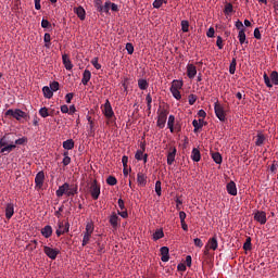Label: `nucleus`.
Listing matches in <instances>:
<instances>
[{"mask_svg":"<svg viewBox=\"0 0 278 278\" xmlns=\"http://www.w3.org/2000/svg\"><path fill=\"white\" fill-rule=\"evenodd\" d=\"M4 116H11L12 118H15V121H21L22 118H24V121H29V114L21 109H9L4 113Z\"/></svg>","mask_w":278,"mask_h":278,"instance_id":"obj_1","label":"nucleus"},{"mask_svg":"<svg viewBox=\"0 0 278 278\" xmlns=\"http://www.w3.org/2000/svg\"><path fill=\"white\" fill-rule=\"evenodd\" d=\"M138 87L140 88V90H147V88H149V83L147 81V79L140 78L138 80Z\"/></svg>","mask_w":278,"mask_h":278,"instance_id":"obj_34","label":"nucleus"},{"mask_svg":"<svg viewBox=\"0 0 278 278\" xmlns=\"http://www.w3.org/2000/svg\"><path fill=\"white\" fill-rule=\"evenodd\" d=\"M194 247H198V249H203V241L200 238L193 239Z\"/></svg>","mask_w":278,"mask_h":278,"instance_id":"obj_57","label":"nucleus"},{"mask_svg":"<svg viewBox=\"0 0 278 278\" xmlns=\"http://www.w3.org/2000/svg\"><path fill=\"white\" fill-rule=\"evenodd\" d=\"M231 12H233V4L227 3L224 9V14H226V16H229Z\"/></svg>","mask_w":278,"mask_h":278,"instance_id":"obj_43","label":"nucleus"},{"mask_svg":"<svg viewBox=\"0 0 278 278\" xmlns=\"http://www.w3.org/2000/svg\"><path fill=\"white\" fill-rule=\"evenodd\" d=\"M14 216V203H8L5 205V218L10 220Z\"/></svg>","mask_w":278,"mask_h":278,"instance_id":"obj_13","label":"nucleus"},{"mask_svg":"<svg viewBox=\"0 0 278 278\" xmlns=\"http://www.w3.org/2000/svg\"><path fill=\"white\" fill-rule=\"evenodd\" d=\"M167 127L172 134L175 131V115H169L168 122H167Z\"/></svg>","mask_w":278,"mask_h":278,"instance_id":"obj_28","label":"nucleus"},{"mask_svg":"<svg viewBox=\"0 0 278 278\" xmlns=\"http://www.w3.org/2000/svg\"><path fill=\"white\" fill-rule=\"evenodd\" d=\"M190 29V23L186 20L181 21V30L188 33Z\"/></svg>","mask_w":278,"mask_h":278,"instance_id":"obj_46","label":"nucleus"},{"mask_svg":"<svg viewBox=\"0 0 278 278\" xmlns=\"http://www.w3.org/2000/svg\"><path fill=\"white\" fill-rule=\"evenodd\" d=\"M254 220H256L257 223H260L261 225H266V212L264 211H257L254 214Z\"/></svg>","mask_w":278,"mask_h":278,"instance_id":"obj_7","label":"nucleus"},{"mask_svg":"<svg viewBox=\"0 0 278 278\" xmlns=\"http://www.w3.org/2000/svg\"><path fill=\"white\" fill-rule=\"evenodd\" d=\"M73 97H75L74 93H67V94L65 96V101H66V103H71V101H73Z\"/></svg>","mask_w":278,"mask_h":278,"instance_id":"obj_63","label":"nucleus"},{"mask_svg":"<svg viewBox=\"0 0 278 278\" xmlns=\"http://www.w3.org/2000/svg\"><path fill=\"white\" fill-rule=\"evenodd\" d=\"M192 125L194 127L193 131L194 134H197L199 129L203 128V119H199V121L193 119Z\"/></svg>","mask_w":278,"mask_h":278,"instance_id":"obj_31","label":"nucleus"},{"mask_svg":"<svg viewBox=\"0 0 278 278\" xmlns=\"http://www.w3.org/2000/svg\"><path fill=\"white\" fill-rule=\"evenodd\" d=\"M43 253L49 257V260H58V255H60L59 249H53L49 245H43Z\"/></svg>","mask_w":278,"mask_h":278,"instance_id":"obj_6","label":"nucleus"},{"mask_svg":"<svg viewBox=\"0 0 278 278\" xmlns=\"http://www.w3.org/2000/svg\"><path fill=\"white\" fill-rule=\"evenodd\" d=\"M252 247H251V237H248L244 244H243V250L244 251H251Z\"/></svg>","mask_w":278,"mask_h":278,"instance_id":"obj_50","label":"nucleus"},{"mask_svg":"<svg viewBox=\"0 0 278 278\" xmlns=\"http://www.w3.org/2000/svg\"><path fill=\"white\" fill-rule=\"evenodd\" d=\"M216 45H217L218 49H223V47H224L223 37H220V36L217 37Z\"/></svg>","mask_w":278,"mask_h":278,"instance_id":"obj_62","label":"nucleus"},{"mask_svg":"<svg viewBox=\"0 0 278 278\" xmlns=\"http://www.w3.org/2000/svg\"><path fill=\"white\" fill-rule=\"evenodd\" d=\"M170 88H174V90H181V88H184V81L173 80Z\"/></svg>","mask_w":278,"mask_h":278,"instance_id":"obj_32","label":"nucleus"},{"mask_svg":"<svg viewBox=\"0 0 278 278\" xmlns=\"http://www.w3.org/2000/svg\"><path fill=\"white\" fill-rule=\"evenodd\" d=\"M41 27L43 28V29H49V28H51V22L49 21V20H42L41 21Z\"/></svg>","mask_w":278,"mask_h":278,"instance_id":"obj_52","label":"nucleus"},{"mask_svg":"<svg viewBox=\"0 0 278 278\" xmlns=\"http://www.w3.org/2000/svg\"><path fill=\"white\" fill-rule=\"evenodd\" d=\"M74 14H76L81 21H86V10L84 9V7L80 5L74 8Z\"/></svg>","mask_w":278,"mask_h":278,"instance_id":"obj_15","label":"nucleus"},{"mask_svg":"<svg viewBox=\"0 0 278 278\" xmlns=\"http://www.w3.org/2000/svg\"><path fill=\"white\" fill-rule=\"evenodd\" d=\"M226 190L231 197H236L238 194V188L236 187V182L233 180L227 184Z\"/></svg>","mask_w":278,"mask_h":278,"instance_id":"obj_12","label":"nucleus"},{"mask_svg":"<svg viewBox=\"0 0 278 278\" xmlns=\"http://www.w3.org/2000/svg\"><path fill=\"white\" fill-rule=\"evenodd\" d=\"M118 216H122V218H127L129 214L127 213V208L121 211H117Z\"/></svg>","mask_w":278,"mask_h":278,"instance_id":"obj_59","label":"nucleus"},{"mask_svg":"<svg viewBox=\"0 0 278 278\" xmlns=\"http://www.w3.org/2000/svg\"><path fill=\"white\" fill-rule=\"evenodd\" d=\"M62 60L66 71H73V63L71 62L68 54H63Z\"/></svg>","mask_w":278,"mask_h":278,"instance_id":"obj_19","label":"nucleus"},{"mask_svg":"<svg viewBox=\"0 0 278 278\" xmlns=\"http://www.w3.org/2000/svg\"><path fill=\"white\" fill-rule=\"evenodd\" d=\"M177 155V148L170 147L168 154H167V164L168 166H173V163L175 162V156Z\"/></svg>","mask_w":278,"mask_h":278,"instance_id":"obj_9","label":"nucleus"},{"mask_svg":"<svg viewBox=\"0 0 278 278\" xmlns=\"http://www.w3.org/2000/svg\"><path fill=\"white\" fill-rule=\"evenodd\" d=\"M214 110H215V115L217 116V118L222 123H225V121H227V116L225 115V109L223 108V105H220V103H218V102H215Z\"/></svg>","mask_w":278,"mask_h":278,"instance_id":"obj_5","label":"nucleus"},{"mask_svg":"<svg viewBox=\"0 0 278 278\" xmlns=\"http://www.w3.org/2000/svg\"><path fill=\"white\" fill-rule=\"evenodd\" d=\"M42 92H43V97L46 99H52L53 98V91L51 90V88L49 86H45L42 88Z\"/></svg>","mask_w":278,"mask_h":278,"instance_id":"obj_26","label":"nucleus"},{"mask_svg":"<svg viewBox=\"0 0 278 278\" xmlns=\"http://www.w3.org/2000/svg\"><path fill=\"white\" fill-rule=\"evenodd\" d=\"M90 238H92V235L88 233V232H84V238H83V247H86V244H88V242H90Z\"/></svg>","mask_w":278,"mask_h":278,"instance_id":"obj_45","label":"nucleus"},{"mask_svg":"<svg viewBox=\"0 0 278 278\" xmlns=\"http://www.w3.org/2000/svg\"><path fill=\"white\" fill-rule=\"evenodd\" d=\"M137 182L139 184V186L144 188V186H147V176L143 173H138Z\"/></svg>","mask_w":278,"mask_h":278,"instance_id":"obj_21","label":"nucleus"},{"mask_svg":"<svg viewBox=\"0 0 278 278\" xmlns=\"http://www.w3.org/2000/svg\"><path fill=\"white\" fill-rule=\"evenodd\" d=\"M265 141H266V137L262 134H258L256 136L255 144H256V147H262V144H264Z\"/></svg>","mask_w":278,"mask_h":278,"instance_id":"obj_33","label":"nucleus"},{"mask_svg":"<svg viewBox=\"0 0 278 278\" xmlns=\"http://www.w3.org/2000/svg\"><path fill=\"white\" fill-rule=\"evenodd\" d=\"M270 79H271V84H274V86H278V73L277 71H273L270 73Z\"/></svg>","mask_w":278,"mask_h":278,"instance_id":"obj_38","label":"nucleus"},{"mask_svg":"<svg viewBox=\"0 0 278 278\" xmlns=\"http://www.w3.org/2000/svg\"><path fill=\"white\" fill-rule=\"evenodd\" d=\"M169 90H170L174 99H176L177 101H180L181 92L179 91V89L170 88Z\"/></svg>","mask_w":278,"mask_h":278,"instance_id":"obj_36","label":"nucleus"},{"mask_svg":"<svg viewBox=\"0 0 278 278\" xmlns=\"http://www.w3.org/2000/svg\"><path fill=\"white\" fill-rule=\"evenodd\" d=\"M102 114H104L105 118L111 121V118H114V110H112V104L110 103V100H105V103L101 106Z\"/></svg>","mask_w":278,"mask_h":278,"instance_id":"obj_4","label":"nucleus"},{"mask_svg":"<svg viewBox=\"0 0 278 278\" xmlns=\"http://www.w3.org/2000/svg\"><path fill=\"white\" fill-rule=\"evenodd\" d=\"M62 164L64 166H68V164H71V156H64Z\"/></svg>","mask_w":278,"mask_h":278,"instance_id":"obj_64","label":"nucleus"},{"mask_svg":"<svg viewBox=\"0 0 278 278\" xmlns=\"http://www.w3.org/2000/svg\"><path fill=\"white\" fill-rule=\"evenodd\" d=\"M235 27H236L237 29H239V31H242V29H247V28H244V24H242V22H241L240 20H238V21L236 22Z\"/></svg>","mask_w":278,"mask_h":278,"instance_id":"obj_58","label":"nucleus"},{"mask_svg":"<svg viewBox=\"0 0 278 278\" xmlns=\"http://www.w3.org/2000/svg\"><path fill=\"white\" fill-rule=\"evenodd\" d=\"M25 142H27V138L23 137V138H20V139H16L14 144H25Z\"/></svg>","mask_w":278,"mask_h":278,"instance_id":"obj_60","label":"nucleus"},{"mask_svg":"<svg viewBox=\"0 0 278 278\" xmlns=\"http://www.w3.org/2000/svg\"><path fill=\"white\" fill-rule=\"evenodd\" d=\"M162 238H164V230H155V232L153 233V240H162Z\"/></svg>","mask_w":278,"mask_h":278,"instance_id":"obj_35","label":"nucleus"},{"mask_svg":"<svg viewBox=\"0 0 278 278\" xmlns=\"http://www.w3.org/2000/svg\"><path fill=\"white\" fill-rule=\"evenodd\" d=\"M78 193V187L77 185H70L67 189V195L66 197H75V194Z\"/></svg>","mask_w":278,"mask_h":278,"instance_id":"obj_25","label":"nucleus"},{"mask_svg":"<svg viewBox=\"0 0 278 278\" xmlns=\"http://www.w3.org/2000/svg\"><path fill=\"white\" fill-rule=\"evenodd\" d=\"M161 255L162 262H168V260H170L168 247L161 248Z\"/></svg>","mask_w":278,"mask_h":278,"instance_id":"obj_17","label":"nucleus"},{"mask_svg":"<svg viewBox=\"0 0 278 278\" xmlns=\"http://www.w3.org/2000/svg\"><path fill=\"white\" fill-rule=\"evenodd\" d=\"M263 79L267 88H273V81L270 79V76H268V74L264 73Z\"/></svg>","mask_w":278,"mask_h":278,"instance_id":"obj_39","label":"nucleus"},{"mask_svg":"<svg viewBox=\"0 0 278 278\" xmlns=\"http://www.w3.org/2000/svg\"><path fill=\"white\" fill-rule=\"evenodd\" d=\"M93 5L97 12H99V10H101V7L103 5V0H93Z\"/></svg>","mask_w":278,"mask_h":278,"instance_id":"obj_53","label":"nucleus"},{"mask_svg":"<svg viewBox=\"0 0 278 278\" xmlns=\"http://www.w3.org/2000/svg\"><path fill=\"white\" fill-rule=\"evenodd\" d=\"M91 77H92V73H90L89 70H85L83 73L81 84L84 86H88V81H90Z\"/></svg>","mask_w":278,"mask_h":278,"instance_id":"obj_20","label":"nucleus"},{"mask_svg":"<svg viewBox=\"0 0 278 278\" xmlns=\"http://www.w3.org/2000/svg\"><path fill=\"white\" fill-rule=\"evenodd\" d=\"M188 101H189V105H194V103H197V96L193 93L189 94Z\"/></svg>","mask_w":278,"mask_h":278,"instance_id":"obj_54","label":"nucleus"},{"mask_svg":"<svg viewBox=\"0 0 278 278\" xmlns=\"http://www.w3.org/2000/svg\"><path fill=\"white\" fill-rule=\"evenodd\" d=\"M236 66H237V62H236V58H233L229 66L230 75H236Z\"/></svg>","mask_w":278,"mask_h":278,"instance_id":"obj_44","label":"nucleus"},{"mask_svg":"<svg viewBox=\"0 0 278 278\" xmlns=\"http://www.w3.org/2000/svg\"><path fill=\"white\" fill-rule=\"evenodd\" d=\"M142 150H138L135 154V160H138L139 162L142 161V157L144 155V146L141 147Z\"/></svg>","mask_w":278,"mask_h":278,"instance_id":"obj_37","label":"nucleus"},{"mask_svg":"<svg viewBox=\"0 0 278 278\" xmlns=\"http://www.w3.org/2000/svg\"><path fill=\"white\" fill-rule=\"evenodd\" d=\"M187 77H189V79H194V77H197V66L193 64L187 65Z\"/></svg>","mask_w":278,"mask_h":278,"instance_id":"obj_14","label":"nucleus"},{"mask_svg":"<svg viewBox=\"0 0 278 278\" xmlns=\"http://www.w3.org/2000/svg\"><path fill=\"white\" fill-rule=\"evenodd\" d=\"M126 51L128 53V55H132L134 54V45L132 43H126Z\"/></svg>","mask_w":278,"mask_h":278,"instance_id":"obj_56","label":"nucleus"},{"mask_svg":"<svg viewBox=\"0 0 278 278\" xmlns=\"http://www.w3.org/2000/svg\"><path fill=\"white\" fill-rule=\"evenodd\" d=\"M247 29H241V30H239V35H238V38H239V42H240V45H244V42H245V45H249V41H247Z\"/></svg>","mask_w":278,"mask_h":278,"instance_id":"obj_23","label":"nucleus"},{"mask_svg":"<svg viewBox=\"0 0 278 278\" xmlns=\"http://www.w3.org/2000/svg\"><path fill=\"white\" fill-rule=\"evenodd\" d=\"M41 236H43V238H51V236H53V227L50 225L45 226L41 229Z\"/></svg>","mask_w":278,"mask_h":278,"instance_id":"obj_16","label":"nucleus"},{"mask_svg":"<svg viewBox=\"0 0 278 278\" xmlns=\"http://www.w3.org/2000/svg\"><path fill=\"white\" fill-rule=\"evenodd\" d=\"M63 149H66V151H72V149H75V141L73 139H67L63 142Z\"/></svg>","mask_w":278,"mask_h":278,"instance_id":"obj_24","label":"nucleus"},{"mask_svg":"<svg viewBox=\"0 0 278 278\" xmlns=\"http://www.w3.org/2000/svg\"><path fill=\"white\" fill-rule=\"evenodd\" d=\"M16 148V144H9V146H4L2 149H1V153H10L12 151H14V149Z\"/></svg>","mask_w":278,"mask_h":278,"instance_id":"obj_42","label":"nucleus"},{"mask_svg":"<svg viewBox=\"0 0 278 278\" xmlns=\"http://www.w3.org/2000/svg\"><path fill=\"white\" fill-rule=\"evenodd\" d=\"M109 223L113 227V229H117L118 225H121V217H118L116 213H112Z\"/></svg>","mask_w":278,"mask_h":278,"instance_id":"obj_10","label":"nucleus"},{"mask_svg":"<svg viewBox=\"0 0 278 278\" xmlns=\"http://www.w3.org/2000/svg\"><path fill=\"white\" fill-rule=\"evenodd\" d=\"M157 122L156 125L160 129H164L166 127V121L168 118V111L166 109H163L161 111H157Z\"/></svg>","mask_w":278,"mask_h":278,"instance_id":"obj_2","label":"nucleus"},{"mask_svg":"<svg viewBox=\"0 0 278 278\" xmlns=\"http://www.w3.org/2000/svg\"><path fill=\"white\" fill-rule=\"evenodd\" d=\"M191 160L193 162H201V151H199V149H197V148L192 149Z\"/></svg>","mask_w":278,"mask_h":278,"instance_id":"obj_22","label":"nucleus"},{"mask_svg":"<svg viewBox=\"0 0 278 278\" xmlns=\"http://www.w3.org/2000/svg\"><path fill=\"white\" fill-rule=\"evenodd\" d=\"M164 4V0H154L153 2V8H155L156 10H160V8H162V5Z\"/></svg>","mask_w":278,"mask_h":278,"instance_id":"obj_55","label":"nucleus"},{"mask_svg":"<svg viewBox=\"0 0 278 278\" xmlns=\"http://www.w3.org/2000/svg\"><path fill=\"white\" fill-rule=\"evenodd\" d=\"M94 231V224L92 222H88L86 225V231L85 233H90L92 235Z\"/></svg>","mask_w":278,"mask_h":278,"instance_id":"obj_41","label":"nucleus"},{"mask_svg":"<svg viewBox=\"0 0 278 278\" xmlns=\"http://www.w3.org/2000/svg\"><path fill=\"white\" fill-rule=\"evenodd\" d=\"M214 34H215L214 27H210L206 33V36L207 38H214Z\"/></svg>","mask_w":278,"mask_h":278,"instance_id":"obj_61","label":"nucleus"},{"mask_svg":"<svg viewBox=\"0 0 278 278\" xmlns=\"http://www.w3.org/2000/svg\"><path fill=\"white\" fill-rule=\"evenodd\" d=\"M50 90L52 92H58V90H60V83L58 81H53L50 84Z\"/></svg>","mask_w":278,"mask_h":278,"instance_id":"obj_49","label":"nucleus"},{"mask_svg":"<svg viewBox=\"0 0 278 278\" xmlns=\"http://www.w3.org/2000/svg\"><path fill=\"white\" fill-rule=\"evenodd\" d=\"M91 64L97 68V71H101V64H99V58H93L91 60Z\"/></svg>","mask_w":278,"mask_h":278,"instance_id":"obj_51","label":"nucleus"},{"mask_svg":"<svg viewBox=\"0 0 278 278\" xmlns=\"http://www.w3.org/2000/svg\"><path fill=\"white\" fill-rule=\"evenodd\" d=\"M111 5H112V2H111V1H106V2L104 3V5L101 7V10H98V12H100V14H103V12H104L105 14H110V8H111Z\"/></svg>","mask_w":278,"mask_h":278,"instance_id":"obj_29","label":"nucleus"},{"mask_svg":"<svg viewBox=\"0 0 278 278\" xmlns=\"http://www.w3.org/2000/svg\"><path fill=\"white\" fill-rule=\"evenodd\" d=\"M106 184L109 186H116V184H118V180H116V177H114V176H109L106 178Z\"/></svg>","mask_w":278,"mask_h":278,"instance_id":"obj_47","label":"nucleus"},{"mask_svg":"<svg viewBox=\"0 0 278 278\" xmlns=\"http://www.w3.org/2000/svg\"><path fill=\"white\" fill-rule=\"evenodd\" d=\"M206 247H208L212 251H216V249H218V239L216 238V236L208 239Z\"/></svg>","mask_w":278,"mask_h":278,"instance_id":"obj_18","label":"nucleus"},{"mask_svg":"<svg viewBox=\"0 0 278 278\" xmlns=\"http://www.w3.org/2000/svg\"><path fill=\"white\" fill-rule=\"evenodd\" d=\"M35 184L37 188H42L45 186V172H38L35 177Z\"/></svg>","mask_w":278,"mask_h":278,"instance_id":"obj_11","label":"nucleus"},{"mask_svg":"<svg viewBox=\"0 0 278 278\" xmlns=\"http://www.w3.org/2000/svg\"><path fill=\"white\" fill-rule=\"evenodd\" d=\"M70 229H71V224H68L67 222L65 223V228L63 230L61 228L56 229L55 233L58 238H60V236H63V233H68Z\"/></svg>","mask_w":278,"mask_h":278,"instance_id":"obj_27","label":"nucleus"},{"mask_svg":"<svg viewBox=\"0 0 278 278\" xmlns=\"http://www.w3.org/2000/svg\"><path fill=\"white\" fill-rule=\"evenodd\" d=\"M155 192L157 197H162V181L160 180L155 182Z\"/></svg>","mask_w":278,"mask_h":278,"instance_id":"obj_48","label":"nucleus"},{"mask_svg":"<svg viewBox=\"0 0 278 278\" xmlns=\"http://www.w3.org/2000/svg\"><path fill=\"white\" fill-rule=\"evenodd\" d=\"M89 192L93 201H97L101 197V185L97 180H93L89 187Z\"/></svg>","mask_w":278,"mask_h":278,"instance_id":"obj_3","label":"nucleus"},{"mask_svg":"<svg viewBox=\"0 0 278 278\" xmlns=\"http://www.w3.org/2000/svg\"><path fill=\"white\" fill-rule=\"evenodd\" d=\"M212 160L215 162V164H223V155H220L219 152H213Z\"/></svg>","mask_w":278,"mask_h":278,"instance_id":"obj_30","label":"nucleus"},{"mask_svg":"<svg viewBox=\"0 0 278 278\" xmlns=\"http://www.w3.org/2000/svg\"><path fill=\"white\" fill-rule=\"evenodd\" d=\"M39 116H41V118H47V116H51V114H49V109H47V106H43L39 110Z\"/></svg>","mask_w":278,"mask_h":278,"instance_id":"obj_40","label":"nucleus"},{"mask_svg":"<svg viewBox=\"0 0 278 278\" xmlns=\"http://www.w3.org/2000/svg\"><path fill=\"white\" fill-rule=\"evenodd\" d=\"M68 182H64L62 186L59 187V189L55 191L56 197L61 198L64 197V194H68V188H70Z\"/></svg>","mask_w":278,"mask_h":278,"instance_id":"obj_8","label":"nucleus"}]
</instances>
